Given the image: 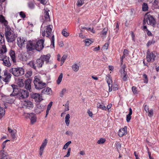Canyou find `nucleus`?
Instances as JSON below:
<instances>
[{"label": "nucleus", "instance_id": "nucleus-1", "mask_svg": "<svg viewBox=\"0 0 159 159\" xmlns=\"http://www.w3.org/2000/svg\"><path fill=\"white\" fill-rule=\"evenodd\" d=\"M53 26L51 25L46 26L44 27V30L42 31V35L43 36H46L47 37H51V45H52L53 47H54V36L53 34V32L52 31V28Z\"/></svg>", "mask_w": 159, "mask_h": 159}, {"label": "nucleus", "instance_id": "nucleus-2", "mask_svg": "<svg viewBox=\"0 0 159 159\" xmlns=\"http://www.w3.org/2000/svg\"><path fill=\"white\" fill-rule=\"evenodd\" d=\"M5 35L6 40L9 43H12L15 41L17 36V34H15L9 26H7L5 28Z\"/></svg>", "mask_w": 159, "mask_h": 159}, {"label": "nucleus", "instance_id": "nucleus-3", "mask_svg": "<svg viewBox=\"0 0 159 159\" xmlns=\"http://www.w3.org/2000/svg\"><path fill=\"white\" fill-rule=\"evenodd\" d=\"M9 72L16 77L21 76L24 74V70L22 67L12 68L9 70Z\"/></svg>", "mask_w": 159, "mask_h": 159}, {"label": "nucleus", "instance_id": "nucleus-4", "mask_svg": "<svg viewBox=\"0 0 159 159\" xmlns=\"http://www.w3.org/2000/svg\"><path fill=\"white\" fill-rule=\"evenodd\" d=\"M146 22H147L148 24L154 27L156 24V20L153 16L150 15H147L145 17L143 20V24L145 25Z\"/></svg>", "mask_w": 159, "mask_h": 159}, {"label": "nucleus", "instance_id": "nucleus-5", "mask_svg": "<svg viewBox=\"0 0 159 159\" xmlns=\"http://www.w3.org/2000/svg\"><path fill=\"white\" fill-rule=\"evenodd\" d=\"M34 83L36 89H42L46 86L45 83L43 82L40 79L36 76L34 78Z\"/></svg>", "mask_w": 159, "mask_h": 159}, {"label": "nucleus", "instance_id": "nucleus-6", "mask_svg": "<svg viewBox=\"0 0 159 159\" xmlns=\"http://www.w3.org/2000/svg\"><path fill=\"white\" fill-rule=\"evenodd\" d=\"M0 60L3 61V64L5 66L10 67L11 65L9 58L3 54L0 55Z\"/></svg>", "mask_w": 159, "mask_h": 159}, {"label": "nucleus", "instance_id": "nucleus-7", "mask_svg": "<svg viewBox=\"0 0 159 159\" xmlns=\"http://www.w3.org/2000/svg\"><path fill=\"white\" fill-rule=\"evenodd\" d=\"M29 92L26 90L20 89L19 91L17 97L20 99H25L29 96Z\"/></svg>", "mask_w": 159, "mask_h": 159}, {"label": "nucleus", "instance_id": "nucleus-8", "mask_svg": "<svg viewBox=\"0 0 159 159\" xmlns=\"http://www.w3.org/2000/svg\"><path fill=\"white\" fill-rule=\"evenodd\" d=\"M147 53L146 59L147 61L148 62H153L156 57L155 52L153 51L150 52L148 51Z\"/></svg>", "mask_w": 159, "mask_h": 159}, {"label": "nucleus", "instance_id": "nucleus-9", "mask_svg": "<svg viewBox=\"0 0 159 159\" xmlns=\"http://www.w3.org/2000/svg\"><path fill=\"white\" fill-rule=\"evenodd\" d=\"M35 43L36 41L34 40L29 41L26 44V48L27 52L32 51L35 49L36 47L35 46Z\"/></svg>", "mask_w": 159, "mask_h": 159}, {"label": "nucleus", "instance_id": "nucleus-10", "mask_svg": "<svg viewBox=\"0 0 159 159\" xmlns=\"http://www.w3.org/2000/svg\"><path fill=\"white\" fill-rule=\"evenodd\" d=\"M44 42V40L43 39H41L37 41H36V43H35V49L39 51L41 50L44 47L43 45Z\"/></svg>", "mask_w": 159, "mask_h": 159}, {"label": "nucleus", "instance_id": "nucleus-11", "mask_svg": "<svg viewBox=\"0 0 159 159\" xmlns=\"http://www.w3.org/2000/svg\"><path fill=\"white\" fill-rule=\"evenodd\" d=\"M3 75H2V80L5 82H8L11 79V75L8 73L6 71H3Z\"/></svg>", "mask_w": 159, "mask_h": 159}, {"label": "nucleus", "instance_id": "nucleus-12", "mask_svg": "<svg viewBox=\"0 0 159 159\" xmlns=\"http://www.w3.org/2000/svg\"><path fill=\"white\" fill-rule=\"evenodd\" d=\"M31 98L34 99L35 101L37 102H39L42 100L41 96L37 93L31 94Z\"/></svg>", "mask_w": 159, "mask_h": 159}, {"label": "nucleus", "instance_id": "nucleus-13", "mask_svg": "<svg viewBox=\"0 0 159 159\" xmlns=\"http://www.w3.org/2000/svg\"><path fill=\"white\" fill-rule=\"evenodd\" d=\"M26 39L23 37H19L17 38V44L18 46L21 48L25 44Z\"/></svg>", "mask_w": 159, "mask_h": 159}, {"label": "nucleus", "instance_id": "nucleus-14", "mask_svg": "<svg viewBox=\"0 0 159 159\" xmlns=\"http://www.w3.org/2000/svg\"><path fill=\"white\" fill-rule=\"evenodd\" d=\"M48 143V140L47 139H45L43 141L42 144L40 147L39 154L40 156H41L43 152L44 148L46 146Z\"/></svg>", "mask_w": 159, "mask_h": 159}, {"label": "nucleus", "instance_id": "nucleus-15", "mask_svg": "<svg viewBox=\"0 0 159 159\" xmlns=\"http://www.w3.org/2000/svg\"><path fill=\"white\" fill-rule=\"evenodd\" d=\"M106 80L109 88V92H111L112 89V82L111 78L109 76H107Z\"/></svg>", "mask_w": 159, "mask_h": 159}, {"label": "nucleus", "instance_id": "nucleus-16", "mask_svg": "<svg viewBox=\"0 0 159 159\" xmlns=\"http://www.w3.org/2000/svg\"><path fill=\"white\" fill-rule=\"evenodd\" d=\"M127 127L125 126L124 128H121L118 131V134L120 137L126 135L127 134Z\"/></svg>", "mask_w": 159, "mask_h": 159}, {"label": "nucleus", "instance_id": "nucleus-17", "mask_svg": "<svg viewBox=\"0 0 159 159\" xmlns=\"http://www.w3.org/2000/svg\"><path fill=\"white\" fill-rule=\"evenodd\" d=\"M22 103L23 105L30 109L34 107L33 103L28 100L24 101Z\"/></svg>", "mask_w": 159, "mask_h": 159}, {"label": "nucleus", "instance_id": "nucleus-18", "mask_svg": "<svg viewBox=\"0 0 159 159\" xmlns=\"http://www.w3.org/2000/svg\"><path fill=\"white\" fill-rule=\"evenodd\" d=\"M31 80L30 79H28L25 81V88L27 90L30 91L31 89Z\"/></svg>", "mask_w": 159, "mask_h": 159}, {"label": "nucleus", "instance_id": "nucleus-19", "mask_svg": "<svg viewBox=\"0 0 159 159\" xmlns=\"http://www.w3.org/2000/svg\"><path fill=\"white\" fill-rule=\"evenodd\" d=\"M11 87L13 89V93L10 94L11 96H15L18 95V93L19 90L17 88V86L14 84H12Z\"/></svg>", "mask_w": 159, "mask_h": 159}, {"label": "nucleus", "instance_id": "nucleus-20", "mask_svg": "<svg viewBox=\"0 0 159 159\" xmlns=\"http://www.w3.org/2000/svg\"><path fill=\"white\" fill-rule=\"evenodd\" d=\"M50 57V55L49 54H48L46 55H42L40 57L42 59L43 63L45 62L46 63H47L49 62Z\"/></svg>", "mask_w": 159, "mask_h": 159}, {"label": "nucleus", "instance_id": "nucleus-21", "mask_svg": "<svg viewBox=\"0 0 159 159\" xmlns=\"http://www.w3.org/2000/svg\"><path fill=\"white\" fill-rule=\"evenodd\" d=\"M121 73L123 80L126 81L128 80V76L127 75V73L125 72V69L124 68H123V69L121 70Z\"/></svg>", "mask_w": 159, "mask_h": 159}, {"label": "nucleus", "instance_id": "nucleus-22", "mask_svg": "<svg viewBox=\"0 0 159 159\" xmlns=\"http://www.w3.org/2000/svg\"><path fill=\"white\" fill-rule=\"evenodd\" d=\"M9 54L13 62L14 63L16 62V60L15 52L12 50H11L9 52Z\"/></svg>", "mask_w": 159, "mask_h": 159}, {"label": "nucleus", "instance_id": "nucleus-23", "mask_svg": "<svg viewBox=\"0 0 159 159\" xmlns=\"http://www.w3.org/2000/svg\"><path fill=\"white\" fill-rule=\"evenodd\" d=\"M43 63H44L43 62V61L40 57L36 61V65L37 67L39 68L41 67Z\"/></svg>", "mask_w": 159, "mask_h": 159}, {"label": "nucleus", "instance_id": "nucleus-24", "mask_svg": "<svg viewBox=\"0 0 159 159\" xmlns=\"http://www.w3.org/2000/svg\"><path fill=\"white\" fill-rule=\"evenodd\" d=\"M7 154V153L5 152L3 150H1L0 152V159H7L8 158Z\"/></svg>", "mask_w": 159, "mask_h": 159}, {"label": "nucleus", "instance_id": "nucleus-25", "mask_svg": "<svg viewBox=\"0 0 159 159\" xmlns=\"http://www.w3.org/2000/svg\"><path fill=\"white\" fill-rule=\"evenodd\" d=\"M0 22L4 24V25L6 28L7 26H9L7 25L8 22L5 19L4 17L2 15L0 16Z\"/></svg>", "mask_w": 159, "mask_h": 159}, {"label": "nucleus", "instance_id": "nucleus-26", "mask_svg": "<svg viewBox=\"0 0 159 159\" xmlns=\"http://www.w3.org/2000/svg\"><path fill=\"white\" fill-rule=\"evenodd\" d=\"M51 89L48 87L43 89L42 91V93L43 94H49L51 92Z\"/></svg>", "mask_w": 159, "mask_h": 159}, {"label": "nucleus", "instance_id": "nucleus-27", "mask_svg": "<svg viewBox=\"0 0 159 159\" xmlns=\"http://www.w3.org/2000/svg\"><path fill=\"white\" fill-rule=\"evenodd\" d=\"M132 109L130 107L129 108V113L126 116V121L128 122H129L130 119H131V115L132 114Z\"/></svg>", "mask_w": 159, "mask_h": 159}, {"label": "nucleus", "instance_id": "nucleus-28", "mask_svg": "<svg viewBox=\"0 0 159 159\" xmlns=\"http://www.w3.org/2000/svg\"><path fill=\"white\" fill-rule=\"evenodd\" d=\"M28 65L32 68L34 70L36 69L37 66L36 64V61H30L28 63Z\"/></svg>", "mask_w": 159, "mask_h": 159}, {"label": "nucleus", "instance_id": "nucleus-29", "mask_svg": "<svg viewBox=\"0 0 159 159\" xmlns=\"http://www.w3.org/2000/svg\"><path fill=\"white\" fill-rule=\"evenodd\" d=\"M7 51V49L5 45H3L0 47V54L4 53Z\"/></svg>", "mask_w": 159, "mask_h": 159}, {"label": "nucleus", "instance_id": "nucleus-30", "mask_svg": "<svg viewBox=\"0 0 159 159\" xmlns=\"http://www.w3.org/2000/svg\"><path fill=\"white\" fill-rule=\"evenodd\" d=\"M70 115L69 114H66L65 118V122L67 126H68L70 124Z\"/></svg>", "mask_w": 159, "mask_h": 159}, {"label": "nucleus", "instance_id": "nucleus-31", "mask_svg": "<svg viewBox=\"0 0 159 159\" xmlns=\"http://www.w3.org/2000/svg\"><path fill=\"white\" fill-rule=\"evenodd\" d=\"M97 107L98 108H100L103 110H106L107 108L103 104H101L99 103L97 104Z\"/></svg>", "mask_w": 159, "mask_h": 159}, {"label": "nucleus", "instance_id": "nucleus-32", "mask_svg": "<svg viewBox=\"0 0 159 159\" xmlns=\"http://www.w3.org/2000/svg\"><path fill=\"white\" fill-rule=\"evenodd\" d=\"M148 7L147 3H143L142 5V10L144 11H146L148 10Z\"/></svg>", "mask_w": 159, "mask_h": 159}, {"label": "nucleus", "instance_id": "nucleus-33", "mask_svg": "<svg viewBox=\"0 0 159 159\" xmlns=\"http://www.w3.org/2000/svg\"><path fill=\"white\" fill-rule=\"evenodd\" d=\"M5 114V110L4 109L0 106V119L3 117Z\"/></svg>", "mask_w": 159, "mask_h": 159}, {"label": "nucleus", "instance_id": "nucleus-34", "mask_svg": "<svg viewBox=\"0 0 159 159\" xmlns=\"http://www.w3.org/2000/svg\"><path fill=\"white\" fill-rule=\"evenodd\" d=\"M17 84L19 87H23L24 85V80L22 79H19L17 82Z\"/></svg>", "mask_w": 159, "mask_h": 159}, {"label": "nucleus", "instance_id": "nucleus-35", "mask_svg": "<svg viewBox=\"0 0 159 159\" xmlns=\"http://www.w3.org/2000/svg\"><path fill=\"white\" fill-rule=\"evenodd\" d=\"M72 68L74 71L77 72L79 70V66L77 64H75L73 65Z\"/></svg>", "mask_w": 159, "mask_h": 159}, {"label": "nucleus", "instance_id": "nucleus-36", "mask_svg": "<svg viewBox=\"0 0 159 159\" xmlns=\"http://www.w3.org/2000/svg\"><path fill=\"white\" fill-rule=\"evenodd\" d=\"M28 7L30 9H33L35 7V5L34 3L32 2H30L28 3Z\"/></svg>", "mask_w": 159, "mask_h": 159}, {"label": "nucleus", "instance_id": "nucleus-37", "mask_svg": "<svg viewBox=\"0 0 159 159\" xmlns=\"http://www.w3.org/2000/svg\"><path fill=\"white\" fill-rule=\"evenodd\" d=\"M67 30L66 29H65L63 30L62 31V34L65 37H67L69 35V33L66 32Z\"/></svg>", "mask_w": 159, "mask_h": 159}, {"label": "nucleus", "instance_id": "nucleus-38", "mask_svg": "<svg viewBox=\"0 0 159 159\" xmlns=\"http://www.w3.org/2000/svg\"><path fill=\"white\" fill-rule=\"evenodd\" d=\"M63 77V74L62 73H61L59 76L57 80V84H59L62 81V80Z\"/></svg>", "mask_w": 159, "mask_h": 159}, {"label": "nucleus", "instance_id": "nucleus-39", "mask_svg": "<svg viewBox=\"0 0 159 159\" xmlns=\"http://www.w3.org/2000/svg\"><path fill=\"white\" fill-rule=\"evenodd\" d=\"M93 42L92 41V40L89 39H86L85 40V45L87 46H89Z\"/></svg>", "mask_w": 159, "mask_h": 159}, {"label": "nucleus", "instance_id": "nucleus-40", "mask_svg": "<svg viewBox=\"0 0 159 159\" xmlns=\"http://www.w3.org/2000/svg\"><path fill=\"white\" fill-rule=\"evenodd\" d=\"M84 0H79L77 3V6L80 7H81L84 3Z\"/></svg>", "mask_w": 159, "mask_h": 159}, {"label": "nucleus", "instance_id": "nucleus-41", "mask_svg": "<svg viewBox=\"0 0 159 159\" xmlns=\"http://www.w3.org/2000/svg\"><path fill=\"white\" fill-rule=\"evenodd\" d=\"M16 129H14L12 132L11 133V135L12 138L13 139H15L16 138Z\"/></svg>", "mask_w": 159, "mask_h": 159}, {"label": "nucleus", "instance_id": "nucleus-42", "mask_svg": "<svg viewBox=\"0 0 159 159\" xmlns=\"http://www.w3.org/2000/svg\"><path fill=\"white\" fill-rule=\"evenodd\" d=\"M143 77L144 78L143 82L144 83L147 84L148 82V79L147 75L144 74L143 75Z\"/></svg>", "mask_w": 159, "mask_h": 159}, {"label": "nucleus", "instance_id": "nucleus-43", "mask_svg": "<svg viewBox=\"0 0 159 159\" xmlns=\"http://www.w3.org/2000/svg\"><path fill=\"white\" fill-rule=\"evenodd\" d=\"M159 2L158 0H155L152 3V6L155 8H157Z\"/></svg>", "mask_w": 159, "mask_h": 159}, {"label": "nucleus", "instance_id": "nucleus-44", "mask_svg": "<svg viewBox=\"0 0 159 159\" xmlns=\"http://www.w3.org/2000/svg\"><path fill=\"white\" fill-rule=\"evenodd\" d=\"M106 141V139L104 138H101L97 141V143L101 144L104 143Z\"/></svg>", "mask_w": 159, "mask_h": 159}, {"label": "nucleus", "instance_id": "nucleus-45", "mask_svg": "<svg viewBox=\"0 0 159 159\" xmlns=\"http://www.w3.org/2000/svg\"><path fill=\"white\" fill-rule=\"evenodd\" d=\"M113 87V89L114 91H116L118 89V85L116 84L115 83H114L113 85L112 84Z\"/></svg>", "mask_w": 159, "mask_h": 159}, {"label": "nucleus", "instance_id": "nucleus-46", "mask_svg": "<svg viewBox=\"0 0 159 159\" xmlns=\"http://www.w3.org/2000/svg\"><path fill=\"white\" fill-rule=\"evenodd\" d=\"M66 91V89H62L60 93V96L61 97H62L63 96L64 94L65 93Z\"/></svg>", "mask_w": 159, "mask_h": 159}, {"label": "nucleus", "instance_id": "nucleus-47", "mask_svg": "<svg viewBox=\"0 0 159 159\" xmlns=\"http://www.w3.org/2000/svg\"><path fill=\"white\" fill-rule=\"evenodd\" d=\"M155 43V41L153 40H152L148 41L147 44V46L149 47L152 44H154Z\"/></svg>", "mask_w": 159, "mask_h": 159}, {"label": "nucleus", "instance_id": "nucleus-48", "mask_svg": "<svg viewBox=\"0 0 159 159\" xmlns=\"http://www.w3.org/2000/svg\"><path fill=\"white\" fill-rule=\"evenodd\" d=\"M71 143V141H69L68 142H67L64 146L63 149H66L69 145Z\"/></svg>", "mask_w": 159, "mask_h": 159}, {"label": "nucleus", "instance_id": "nucleus-49", "mask_svg": "<svg viewBox=\"0 0 159 159\" xmlns=\"http://www.w3.org/2000/svg\"><path fill=\"white\" fill-rule=\"evenodd\" d=\"M32 74V71H29L27 72L25 74V76L26 78H29L31 76Z\"/></svg>", "mask_w": 159, "mask_h": 159}, {"label": "nucleus", "instance_id": "nucleus-50", "mask_svg": "<svg viewBox=\"0 0 159 159\" xmlns=\"http://www.w3.org/2000/svg\"><path fill=\"white\" fill-rule=\"evenodd\" d=\"M37 107L38 109H41V111H42L43 110L44 106L40 104H38L37 105Z\"/></svg>", "mask_w": 159, "mask_h": 159}, {"label": "nucleus", "instance_id": "nucleus-51", "mask_svg": "<svg viewBox=\"0 0 159 159\" xmlns=\"http://www.w3.org/2000/svg\"><path fill=\"white\" fill-rule=\"evenodd\" d=\"M44 13V17L45 18L47 19H49V15L48 11H45Z\"/></svg>", "mask_w": 159, "mask_h": 159}, {"label": "nucleus", "instance_id": "nucleus-52", "mask_svg": "<svg viewBox=\"0 0 159 159\" xmlns=\"http://www.w3.org/2000/svg\"><path fill=\"white\" fill-rule=\"evenodd\" d=\"M83 29H85L88 30H89L93 33H95V31L94 30H93V28H91L84 27L83 28Z\"/></svg>", "mask_w": 159, "mask_h": 159}, {"label": "nucleus", "instance_id": "nucleus-53", "mask_svg": "<svg viewBox=\"0 0 159 159\" xmlns=\"http://www.w3.org/2000/svg\"><path fill=\"white\" fill-rule=\"evenodd\" d=\"M30 120L31 123L33 124L36 121V118L34 116L32 117L31 118Z\"/></svg>", "mask_w": 159, "mask_h": 159}, {"label": "nucleus", "instance_id": "nucleus-54", "mask_svg": "<svg viewBox=\"0 0 159 159\" xmlns=\"http://www.w3.org/2000/svg\"><path fill=\"white\" fill-rule=\"evenodd\" d=\"M148 116L150 117L152 116L153 115V111L152 109H151L148 111Z\"/></svg>", "mask_w": 159, "mask_h": 159}, {"label": "nucleus", "instance_id": "nucleus-55", "mask_svg": "<svg viewBox=\"0 0 159 159\" xmlns=\"http://www.w3.org/2000/svg\"><path fill=\"white\" fill-rule=\"evenodd\" d=\"M107 30L105 29H103L101 33V34L102 35H106L107 34Z\"/></svg>", "mask_w": 159, "mask_h": 159}, {"label": "nucleus", "instance_id": "nucleus-56", "mask_svg": "<svg viewBox=\"0 0 159 159\" xmlns=\"http://www.w3.org/2000/svg\"><path fill=\"white\" fill-rule=\"evenodd\" d=\"M132 90L134 94L137 93V88L135 86H133L132 87Z\"/></svg>", "mask_w": 159, "mask_h": 159}, {"label": "nucleus", "instance_id": "nucleus-57", "mask_svg": "<svg viewBox=\"0 0 159 159\" xmlns=\"http://www.w3.org/2000/svg\"><path fill=\"white\" fill-rule=\"evenodd\" d=\"M20 16L22 18H25L26 17L25 13L23 11H21L20 12Z\"/></svg>", "mask_w": 159, "mask_h": 159}, {"label": "nucleus", "instance_id": "nucleus-58", "mask_svg": "<svg viewBox=\"0 0 159 159\" xmlns=\"http://www.w3.org/2000/svg\"><path fill=\"white\" fill-rule=\"evenodd\" d=\"M70 151H71V148H69L68 149V151H67V153L66 155L64 156V157H69L70 156Z\"/></svg>", "mask_w": 159, "mask_h": 159}, {"label": "nucleus", "instance_id": "nucleus-59", "mask_svg": "<svg viewBox=\"0 0 159 159\" xmlns=\"http://www.w3.org/2000/svg\"><path fill=\"white\" fill-rule=\"evenodd\" d=\"M66 108L65 109V111H67L69 110V104L68 103H67L65 105Z\"/></svg>", "mask_w": 159, "mask_h": 159}, {"label": "nucleus", "instance_id": "nucleus-60", "mask_svg": "<svg viewBox=\"0 0 159 159\" xmlns=\"http://www.w3.org/2000/svg\"><path fill=\"white\" fill-rule=\"evenodd\" d=\"M116 148L118 150L119 149H120V148L121 147V145L120 144V143H116Z\"/></svg>", "mask_w": 159, "mask_h": 159}, {"label": "nucleus", "instance_id": "nucleus-61", "mask_svg": "<svg viewBox=\"0 0 159 159\" xmlns=\"http://www.w3.org/2000/svg\"><path fill=\"white\" fill-rule=\"evenodd\" d=\"M52 102H50V103H49V104L48 105L47 109H48V110H50V109L51 108V107L52 106Z\"/></svg>", "mask_w": 159, "mask_h": 159}, {"label": "nucleus", "instance_id": "nucleus-62", "mask_svg": "<svg viewBox=\"0 0 159 159\" xmlns=\"http://www.w3.org/2000/svg\"><path fill=\"white\" fill-rule=\"evenodd\" d=\"M67 56L66 55H64L61 58V61H65V60L66 59Z\"/></svg>", "mask_w": 159, "mask_h": 159}, {"label": "nucleus", "instance_id": "nucleus-63", "mask_svg": "<svg viewBox=\"0 0 159 159\" xmlns=\"http://www.w3.org/2000/svg\"><path fill=\"white\" fill-rule=\"evenodd\" d=\"M109 46V44L108 43H106L103 46L104 49L107 50L108 49Z\"/></svg>", "mask_w": 159, "mask_h": 159}, {"label": "nucleus", "instance_id": "nucleus-64", "mask_svg": "<svg viewBox=\"0 0 159 159\" xmlns=\"http://www.w3.org/2000/svg\"><path fill=\"white\" fill-rule=\"evenodd\" d=\"M66 134L68 135H72L73 133L70 131H67L66 132Z\"/></svg>", "mask_w": 159, "mask_h": 159}]
</instances>
